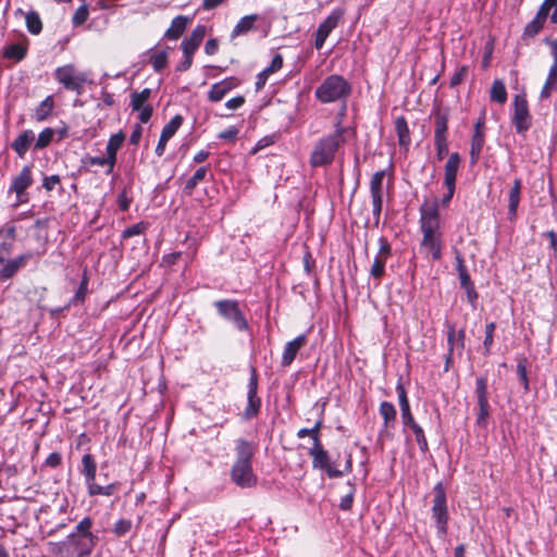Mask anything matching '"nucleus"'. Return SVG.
Listing matches in <instances>:
<instances>
[{
    "label": "nucleus",
    "instance_id": "nucleus-1",
    "mask_svg": "<svg viewBox=\"0 0 557 557\" xmlns=\"http://www.w3.org/2000/svg\"><path fill=\"white\" fill-rule=\"evenodd\" d=\"M345 132L346 128L342 126V120H338L334 133L318 140L310 154L309 162L312 168L325 166L334 161L338 148L345 144Z\"/></svg>",
    "mask_w": 557,
    "mask_h": 557
},
{
    "label": "nucleus",
    "instance_id": "nucleus-2",
    "mask_svg": "<svg viewBox=\"0 0 557 557\" xmlns=\"http://www.w3.org/2000/svg\"><path fill=\"white\" fill-rule=\"evenodd\" d=\"M97 542V535H67L63 541L50 543L51 553L61 557H87L92 553Z\"/></svg>",
    "mask_w": 557,
    "mask_h": 557
},
{
    "label": "nucleus",
    "instance_id": "nucleus-3",
    "mask_svg": "<svg viewBox=\"0 0 557 557\" xmlns=\"http://www.w3.org/2000/svg\"><path fill=\"white\" fill-rule=\"evenodd\" d=\"M351 94L350 83L342 75L332 74L317 87L315 98L321 103H331L339 100H346Z\"/></svg>",
    "mask_w": 557,
    "mask_h": 557
},
{
    "label": "nucleus",
    "instance_id": "nucleus-4",
    "mask_svg": "<svg viewBox=\"0 0 557 557\" xmlns=\"http://www.w3.org/2000/svg\"><path fill=\"white\" fill-rule=\"evenodd\" d=\"M97 462L91 454H85L82 457V466L79 473L84 476L85 485L89 496H112L116 488L117 483H110L100 485L96 483Z\"/></svg>",
    "mask_w": 557,
    "mask_h": 557
},
{
    "label": "nucleus",
    "instance_id": "nucleus-5",
    "mask_svg": "<svg viewBox=\"0 0 557 557\" xmlns=\"http://www.w3.org/2000/svg\"><path fill=\"white\" fill-rule=\"evenodd\" d=\"M433 506H432V518L435 520V525L438 533L445 535L447 533L448 524V509L446 491L442 482H437L433 487Z\"/></svg>",
    "mask_w": 557,
    "mask_h": 557
},
{
    "label": "nucleus",
    "instance_id": "nucleus-6",
    "mask_svg": "<svg viewBox=\"0 0 557 557\" xmlns=\"http://www.w3.org/2000/svg\"><path fill=\"white\" fill-rule=\"evenodd\" d=\"M218 314L234 324L238 331H246L248 329V322L244 317L238 302L233 299H221L213 302Z\"/></svg>",
    "mask_w": 557,
    "mask_h": 557
},
{
    "label": "nucleus",
    "instance_id": "nucleus-7",
    "mask_svg": "<svg viewBox=\"0 0 557 557\" xmlns=\"http://www.w3.org/2000/svg\"><path fill=\"white\" fill-rule=\"evenodd\" d=\"M54 77L65 89L75 91L77 95L83 92V84L88 82L86 73L75 74V67L72 64L58 67L54 71Z\"/></svg>",
    "mask_w": 557,
    "mask_h": 557
},
{
    "label": "nucleus",
    "instance_id": "nucleus-8",
    "mask_svg": "<svg viewBox=\"0 0 557 557\" xmlns=\"http://www.w3.org/2000/svg\"><path fill=\"white\" fill-rule=\"evenodd\" d=\"M475 396L478 404V413L475 424L480 428H486L491 416V406L488 404L487 379L479 376L475 380Z\"/></svg>",
    "mask_w": 557,
    "mask_h": 557
},
{
    "label": "nucleus",
    "instance_id": "nucleus-9",
    "mask_svg": "<svg viewBox=\"0 0 557 557\" xmlns=\"http://www.w3.org/2000/svg\"><path fill=\"white\" fill-rule=\"evenodd\" d=\"M511 123L518 134H524L532 125V116L524 95H516L512 101Z\"/></svg>",
    "mask_w": 557,
    "mask_h": 557
},
{
    "label": "nucleus",
    "instance_id": "nucleus-10",
    "mask_svg": "<svg viewBox=\"0 0 557 557\" xmlns=\"http://www.w3.org/2000/svg\"><path fill=\"white\" fill-rule=\"evenodd\" d=\"M543 42L549 47L553 64L548 70V74L542 87L540 98L548 99L552 96V92L557 89V38L544 37Z\"/></svg>",
    "mask_w": 557,
    "mask_h": 557
},
{
    "label": "nucleus",
    "instance_id": "nucleus-11",
    "mask_svg": "<svg viewBox=\"0 0 557 557\" xmlns=\"http://www.w3.org/2000/svg\"><path fill=\"white\" fill-rule=\"evenodd\" d=\"M247 387V406L243 412V417L245 420H251L259 414L261 408V399L258 396V373L255 367L250 368Z\"/></svg>",
    "mask_w": 557,
    "mask_h": 557
},
{
    "label": "nucleus",
    "instance_id": "nucleus-12",
    "mask_svg": "<svg viewBox=\"0 0 557 557\" xmlns=\"http://www.w3.org/2000/svg\"><path fill=\"white\" fill-rule=\"evenodd\" d=\"M309 455L312 457V466L314 469L324 470L329 478H341L343 471L332 467L329 453L323 448L320 438H315L312 447L309 449Z\"/></svg>",
    "mask_w": 557,
    "mask_h": 557
},
{
    "label": "nucleus",
    "instance_id": "nucleus-13",
    "mask_svg": "<svg viewBox=\"0 0 557 557\" xmlns=\"http://www.w3.org/2000/svg\"><path fill=\"white\" fill-rule=\"evenodd\" d=\"M343 15H344L343 9H335L330 13V15H327V17L323 22H321L319 24L318 29L315 32V36H314L315 49H318V50L322 49V47L325 44L326 38L337 27Z\"/></svg>",
    "mask_w": 557,
    "mask_h": 557
},
{
    "label": "nucleus",
    "instance_id": "nucleus-14",
    "mask_svg": "<svg viewBox=\"0 0 557 557\" xmlns=\"http://www.w3.org/2000/svg\"><path fill=\"white\" fill-rule=\"evenodd\" d=\"M231 480L242 488L253 487L258 482V478L252 470V463H234L231 468Z\"/></svg>",
    "mask_w": 557,
    "mask_h": 557
},
{
    "label": "nucleus",
    "instance_id": "nucleus-15",
    "mask_svg": "<svg viewBox=\"0 0 557 557\" xmlns=\"http://www.w3.org/2000/svg\"><path fill=\"white\" fill-rule=\"evenodd\" d=\"M421 248L430 253L434 261L440 260L442 258V235L438 232V228H431V226H426L421 228Z\"/></svg>",
    "mask_w": 557,
    "mask_h": 557
},
{
    "label": "nucleus",
    "instance_id": "nucleus-16",
    "mask_svg": "<svg viewBox=\"0 0 557 557\" xmlns=\"http://www.w3.org/2000/svg\"><path fill=\"white\" fill-rule=\"evenodd\" d=\"M240 81L234 76L226 77L213 84L208 91V100L210 102L221 101L231 90L238 87Z\"/></svg>",
    "mask_w": 557,
    "mask_h": 557
},
{
    "label": "nucleus",
    "instance_id": "nucleus-17",
    "mask_svg": "<svg viewBox=\"0 0 557 557\" xmlns=\"http://www.w3.org/2000/svg\"><path fill=\"white\" fill-rule=\"evenodd\" d=\"M183 123L181 115L173 116L162 128L159 141L156 147V154L161 157L164 153L166 143L174 136Z\"/></svg>",
    "mask_w": 557,
    "mask_h": 557
},
{
    "label": "nucleus",
    "instance_id": "nucleus-18",
    "mask_svg": "<svg viewBox=\"0 0 557 557\" xmlns=\"http://www.w3.org/2000/svg\"><path fill=\"white\" fill-rule=\"evenodd\" d=\"M32 253H23L14 259L9 260L2 269H0V282H5L12 278L23 267L26 265L27 261L32 259Z\"/></svg>",
    "mask_w": 557,
    "mask_h": 557
},
{
    "label": "nucleus",
    "instance_id": "nucleus-19",
    "mask_svg": "<svg viewBox=\"0 0 557 557\" xmlns=\"http://www.w3.org/2000/svg\"><path fill=\"white\" fill-rule=\"evenodd\" d=\"M32 184V165H25L18 175L13 177L9 191L15 193L20 198Z\"/></svg>",
    "mask_w": 557,
    "mask_h": 557
},
{
    "label": "nucleus",
    "instance_id": "nucleus-20",
    "mask_svg": "<svg viewBox=\"0 0 557 557\" xmlns=\"http://www.w3.org/2000/svg\"><path fill=\"white\" fill-rule=\"evenodd\" d=\"M306 343H307L306 334H300L297 337H295L293 341L287 342L284 347V351H283V356H282V360H281L282 367L290 366L293 363V361L295 360L298 351L301 349L302 346L306 345Z\"/></svg>",
    "mask_w": 557,
    "mask_h": 557
},
{
    "label": "nucleus",
    "instance_id": "nucleus-21",
    "mask_svg": "<svg viewBox=\"0 0 557 557\" xmlns=\"http://www.w3.org/2000/svg\"><path fill=\"white\" fill-rule=\"evenodd\" d=\"M125 140V135L122 132H117L110 136L106 152H107V159L108 162H110V169H107L106 173L111 174L113 172L114 165L116 163V153L117 150L121 148Z\"/></svg>",
    "mask_w": 557,
    "mask_h": 557
},
{
    "label": "nucleus",
    "instance_id": "nucleus-22",
    "mask_svg": "<svg viewBox=\"0 0 557 557\" xmlns=\"http://www.w3.org/2000/svg\"><path fill=\"white\" fill-rule=\"evenodd\" d=\"M28 45L29 40L24 36L22 42L7 45L2 49V55L8 60L14 61L15 63L21 62L27 55Z\"/></svg>",
    "mask_w": 557,
    "mask_h": 557
},
{
    "label": "nucleus",
    "instance_id": "nucleus-23",
    "mask_svg": "<svg viewBox=\"0 0 557 557\" xmlns=\"http://www.w3.org/2000/svg\"><path fill=\"white\" fill-rule=\"evenodd\" d=\"M206 33L207 27L205 25H197L191 34L182 41L181 47L183 52H189L194 54L202 42Z\"/></svg>",
    "mask_w": 557,
    "mask_h": 557
},
{
    "label": "nucleus",
    "instance_id": "nucleus-24",
    "mask_svg": "<svg viewBox=\"0 0 557 557\" xmlns=\"http://www.w3.org/2000/svg\"><path fill=\"white\" fill-rule=\"evenodd\" d=\"M421 213V225L420 228L431 226V228H438V202L434 201L432 206H428L426 203L420 207Z\"/></svg>",
    "mask_w": 557,
    "mask_h": 557
},
{
    "label": "nucleus",
    "instance_id": "nucleus-25",
    "mask_svg": "<svg viewBox=\"0 0 557 557\" xmlns=\"http://www.w3.org/2000/svg\"><path fill=\"white\" fill-rule=\"evenodd\" d=\"M521 178H515L513 184L508 191V215L510 221H513L517 218L518 207L521 199Z\"/></svg>",
    "mask_w": 557,
    "mask_h": 557
},
{
    "label": "nucleus",
    "instance_id": "nucleus-26",
    "mask_svg": "<svg viewBox=\"0 0 557 557\" xmlns=\"http://www.w3.org/2000/svg\"><path fill=\"white\" fill-rule=\"evenodd\" d=\"M461 158L458 152L449 154L447 162L444 166V186L456 185L457 173L460 166Z\"/></svg>",
    "mask_w": 557,
    "mask_h": 557
},
{
    "label": "nucleus",
    "instance_id": "nucleus-27",
    "mask_svg": "<svg viewBox=\"0 0 557 557\" xmlns=\"http://www.w3.org/2000/svg\"><path fill=\"white\" fill-rule=\"evenodd\" d=\"M235 455L236 460L234 463H252L255 456V447L252 443L245 438H238L235 441Z\"/></svg>",
    "mask_w": 557,
    "mask_h": 557
},
{
    "label": "nucleus",
    "instance_id": "nucleus-28",
    "mask_svg": "<svg viewBox=\"0 0 557 557\" xmlns=\"http://www.w3.org/2000/svg\"><path fill=\"white\" fill-rule=\"evenodd\" d=\"M432 115L434 117V139L447 138L448 110L436 108Z\"/></svg>",
    "mask_w": 557,
    "mask_h": 557
},
{
    "label": "nucleus",
    "instance_id": "nucleus-29",
    "mask_svg": "<svg viewBox=\"0 0 557 557\" xmlns=\"http://www.w3.org/2000/svg\"><path fill=\"white\" fill-rule=\"evenodd\" d=\"M34 139V132L32 129H25L14 139V141L11 144V148L20 158H24Z\"/></svg>",
    "mask_w": 557,
    "mask_h": 557
},
{
    "label": "nucleus",
    "instance_id": "nucleus-30",
    "mask_svg": "<svg viewBox=\"0 0 557 557\" xmlns=\"http://www.w3.org/2000/svg\"><path fill=\"white\" fill-rule=\"evenodd\" d=\"M190 17L177 15L172 20L171 26L166 29L164 37L170 40H177L185 32Z\"/></svg>",
    "mask_w": 557,
    "mask_h": 557
},
{
    "label": "nucleus",
    "instance_id": "nucleus-31",
    "mask_svg": "<svg viewBox=\"0 0 557 557\" xmlns=\"http://www.w3.org/2000/svg\"><path fill=\"white\" fill-rule=\"evenodd\" d=\"M259 18L260 17L258 14H250V15H246V16L242 17L238 21V23L235 25V27L233 28L231 37L235 38L237 36H240V35H244V34H247V33L253 30L256 28L255 23Z\"/></svg>",
    "mask_w": 557,
    "mask_h": 557
},
{
    "label": "nucleus",
    "instance_id": "nucleus-32",
    "mask_svg": "<svg viewBox=\"0 0 557 557\" xmlns=\"http://www.w3.org/2000/svg\"><path fill=\"white\" fill-rule=\"evenodd\" d=\"M379 413L383 419L384 426H395L397 411L395 406L389 401H382L379 407Z\"/></svg>",
    "mask_w": 557,
    "mask_h": 557
},
{
    "label": "nucleus",
    "instance_id": "nucleus-33",
    "mask_svg": "<svg viewBox=\"0 0 557 557\" xmlns=\"http://www.w3.org/2000/svg\"><path fill=\"white\" fill-rule=\"evenodd\" d=\"M395 131L398 136L400 147L408 148L410 145V132L408 123L404 116H398L395 121Z\"/></svg>",
    "mask_w": 557,
    "mask_h": 557
},
{
    "label": "nucleus",
    "instance_id": "nucleus-34",
    "mask_svg": "<svg viewBox=\"0 0 557 557\" xmlns=\"http://www.w3.org/2000/svg\"><path fill=\"white\" fill-rule=\"evenodd\" d=\"M455 260H456V270L458 273L461 288L474 285L470 278L469 273H468L463 257L459 251H456Z\"/></svg>",
    "mask_w": 557,
    "mask_h": 557
},
{
    "label": "nucleus",
    "instance_id": "nucleus-35",
    "mask_svg": "<svg viewBox=\"0 0 557 557\" xmlns=\"http://www.w3.org/2000/svg\"><path fill=\"white\" fill-rule=\"evenodd\" d=\"M208 172L209 170L207 166L198 168L194 175L186 181L185 186L183 188V193L187 196H190L195 188L197 187V185L206 178Z\"/></svg>",
    "mask_w": 557,
    "mask_h": 557
},
{
    "label": "nucleus",
    "instance_id": "nucleus-36",
    "mask_svg": "<svg viewBox=\"0 0 557 557\" xmlns=\"http://www.w3.org/2000/svg\"><path fill=\"white\" fill-rule=\"evenodd\" d=\"M88 283L89 278L87 276L86 270L83 273V277L78 288L76 289L74 296L69 300L66 307L77 306L85 301L86 295L88 293Z\"/></svg>",
    "mask_w": 557,
    "mask_h": 557
},
{
    "label": "nucleus",
    "instance_id": "nucleus-37",
    "mask_svg": "<svg viewBox=\"0 0 557 557\" xmlns=\"http://www.w3.org/2000/svg\"><path fill=\"white\" fill-rule=\"evenodd\" d=\"M545 23L546 22L534 16V18L525 25L521 36V39L525 42V45H529V39L534 38L541 33Z\"/></svg>",
    "mask_w": 557,
    "mask_h": 557
},
{
    "label": "nucleus",
    "instance_id": "nucleus-38",
    "mask_svg": "<svg viewBox=\"0 0 557 557\" xmlns=\"http://www.w3.org/2000/svg\"><path fill=\"white\" fill-rule=\"evenodd\" d=\"M485 137L484 133L474 132L471 138V147H470V159L471 163L474 164L478 162L479 157L481 154L482 148L484 146Z\"/></svg>",
    "mask_w": 557,
    "mask_h": 557
},
{
    "label": "nucleus",
    "instance_id": "nucleus-39",
    "mask_svg": "<svg viewBox=\"0 0 557 557\" xmlns=\"http://www.w3.org/2000/svg\"><path fill=\"white\" fill-rule=\"evenodd\" d=\"M490 98L497 103H505L507 101V90L502 79H495L492 84Z\"/></svg>",
    "mask_w": 557,
    "mask_h": 557
},
{
    "label": "nucleus",
    "instance_id": "nucleus-40",
    "mask_svg": "<svg viewBox=\"0 0 557 557\" xmlns=\"http://www.w3.org/2000/svg\"><path fill=\"white\" fill-rule=\"evenodd\" d=\"M53 107L52 96L46 97L35 109V119L37 121H45L52 113Z\"/></svg>",
    "mask_w": 557,
    "mask_h": 557
},
{
    "label": "nucleus",
    "instance_id": "nucleus-41",
    "mask_svg": "<svg viewBox=\"0 0 557 557\" xmlns=\"http://www.w3.org/2000/svg\"><path fill=\"white\" fill-rule=\"evenodd\" d=\"M26 28L32 35H38L42 30V22L36 11H29L25 16Z\"/></svg>",
    "mask_w": 557,
    "mask_h": 557
},
{
    "label": "nucleus",
    "instance_id": "nucleus-42",
    "mask_svg": "<svg viewBox=\"0 0 557 557\" xmlns=\"http://www.w3.org/2000/svg\"><path fill=\"white\" fill-rule=\"evenodd\" d=\"M385 170L375 172L370 181V194L371 197L383 196V180L385 177Z\"/></svg>",
    "mask_w": 557,
    "mask_h": 557
},
{
    "label": "nucleus",
    "instance_id": "nucleus-43",
    "mask_svg": "<svg viewBox=\"0 0 557 557\" xmlns=\"http://www.w3.org/2000/svg\"><path fill=\"white\" fill-rule=\"evenodd\" d=\"M151 89L145 88L140 92L133 91L131 94V107L133 111H138L145 107V102L150 98Z\"/></svg>",
    "mask_w": 557,
    "mask_h": 557
},
{
    "label": "nucleus",
    "instance_id": "nucleus-44",
    "mask_svg": "<svg viewBox=\"0 0 557 557\" xmlns=\"http://www.w3.org/2000/svg\"><path fill=\"white\" fill-rule=\"evenodd\" d=\"M92 524V519L90 517H85L76 524L69 535L94 536L95 534L91 532Z\"/></svg>",
    "mask_w": 557,
    "mask_h": 557
},
{
    "label": "nucleus",
    "instance_id": "nucleus-45",
    "mask_svg": "<svg viewBox=\"0 0 557 557\" xmlns=\"http://www.w3.org/2000/svg\"><path fill=\"white\" fill-rule=\"evenodd\" d=\"M150 62H151V65H152V69L154 70V72L160 73L168 65V51L162 50V51L153 53L150 57Z\"/></svg>",
    "mask_w": 557,
    "mask_h": 557
},
{
    "label": "nucleus",
    "instance_id": "nucleus-46",
    "mask_svg": "<svg viewBox=\"0 0 557 557\" xmlns=\"http://www.w3.org/2000/svg\"><path fill=\"white\" fill-rule=\"evenodd\" d=\"M517 374H518V377L520 379L521 383L523 384V388L525 392L529 391V379H528V374H527V363H528V359L527 357L524 356H520L517 358Z\"/></svg>",
    "mask_w": 557,
    "mask_h": 557
},
{
    "label": "nucleus",
    "instance_id": "nucleus-47",
    "mask_svg": "<svg viewBox=\"0 0 557 557\" xmlns=\"http://www.w3.org/2000/svg\"><path fill=\"white\" fill-rule=\"evenodd\" d=\"M53 135L54 131L52 128L46 127L45 129H42L36 139L35 149L40 150L48 147L53 139Z\"/></svg>",
    "mask_w": 557,
    "mask_h": 557
},
{
    "label": "nucleus",
    "instance_id": "nucleus-48",
    "mask_svg": "<svg viewBox=\"0 0 557 557\" xmlns=\"http://www.w3.org/2000/svg\"><path fill=\"white\" fill-rule=\"evenodd\" d=\"M409 429H411V431L413 432L416 441H417V444H418L421 453L422 454L428 453L429 451V444H428V441H426V437H425L423 429L418 423L413 424Z\"/></svg>",
    "mask_w": 557,
    "mask_h": 557
},
{
    "label": "nucleus",
    "instance_id": "nucleus-49",
    "mask_svg": "<svg viewBox=\"0 0 557 557\" xmlns=\"http://www.w3.org/2000/svg\"><path fill=\"white\" fill-rule=\"evenodd\" d=\"M496 329L495 322H490L485 325V337L483 341L484 355L488 356L491 354V349L494 343V332Z\"/></svg>",
    "mask_w": 557,
    "mask_h": 557
},
{
    "label": "nucleus",
    "instance_id": "nucleus-50",
    "mask_svg": "<svg viewBox=\"0 0 557 557\" xmlns=\"http://www.w3.org/2000/svg\"><path fill=\"white\" fill-rule=\"evenodd\" d=\"M386 260L383 256H375L373 264L370 269V275L376 280H380L385 273Z\"/></svg>",
    "mask_w": 557,
    "mask_h": 557
},
{
    "label": "nucleus",
    "instance_id": "nucleus-51",
    "mask_svg": "<svg viewBox=\"0 0 557 557\" xmlns=\"http://www.w3.org/2000/svg\"><path fill=\"white\" fill-rule=\"evenodd\" d=\"M347 485L349 486V491L344 497H342V499L339 502V509L344 510V511H348L351 509L352 504H354L355 493H356V486L354 483L348 481Z\"/></svg>",
    "mask_w": 557,
    "mask_h": 557
},
{
    "label": "nucleus",
    "instance_id": "nucleus-52",
    "mask_svg": "<svg viewBox=\"0 0 557 557\" xmlns=\"http://www.w3.org/2000/svg\"><path fill=\"white\" fill-rule=\"evenodd\" d=\"M321 426H322V420H318L312 428L300 429L297 432V436L299 438H304L306 436H310L312 438L313 443H315V438H320L319 437V432H320Z\"/></svg>",
    "mask_w": 557,
    "mask_h": 557
},
{
    "label": "nucleus",
    "instance_id": "nucleus-53",
    "mask_svg": "<svg viewBox=\"0 0 557 557\" xmlns=\"http://www.w3.org/2000/svg\"><path fill=\"white\" fill-rule=\"evenodd\" d=\"M146 228H147V224L144 222L133 224L123 231L122 237L131 238L133 236L140 235L145 232Z\"/></svg>",
    "mask_w": 557,
    "mask_h": 557
},
{
    "label": "nucleus",
    "instance_id": "nucleus-54",
    "mask_svg": "<svg viewBox=\"0 0 557 557\" xmlns=\"http://www.w3.org/2000/svg\"><path fill=\"white\" fill-rule=\"evenodd\" d=\"M469 67L468 65H461L458 67V70L455 72V74L451 76L449 82V87L455 88L457 87L468 75Z\"/></svg>",
    "mask_w": 557,
    "mask_h": 557
},
{
    "label": "nucleus",
    "instance_id": "nucleus-55",
    "mask_svg": "<svg viewBox=\"0 0 557 557\" xmlns=\"http://www.w3.org/2000/svg\"><path fill=\"white\" fill-rule=\"evenodd\" d=\"M372 199V215L374 219V225L377 226L380 223L382 207H383V196L371 197Z\"/></svg>",
    "mask_w": 557,
    "mask_h": 557
},
{
    "label": "nucleus",
    "instance_id": "nucleus-56",
    "mask_svg": "<svg viewBox=\"0 0 557 557\" xmlns=\"http://www.w3.org/2000/svg\"><path fill=\"white\" fill-rule=\"evenodd\" d=\"M88 8L86 4L81 5L74 13L72 17V23L75 26L82 25L88 18Z\"/></svg>",
    "mask_w": 557,
    "mask_h": 557
},
{
    "label": "nucleus",
    "instance_id": "nucleus-57",
    "mask_svg": "<svg viewBox=\"0 0 557 557\" xmlns=\"http://www.w3.org/2000/svg\"><path fill=\"white\" fill-rule=\"evenodd\" d=\"M555 4L556 2L554 0H544L540 5L535 16L539 20L546 22L547 17L549 16V11L552 8H554Z\"/></svg>",
    "mask_w": 557,
    "mask_h": 557
},
{
    "label": "nucleus",
    "instance_id": "nucleus-58",
    "mask_svg": "<svg viewBox=\"0 0 557 557\" xmlns=\"http://www.w3.org/2000/svg\"><path fill=\"white\" fill-rule=\"evenodd\" d=\"M434 145H435V149H436L437 160L441 161L448 154V139L447 138L434 139Z\"/></svg>",
    "mask_w": 557,
    "mask_h": 557
},
{
    "label": "nucleus",
    "instance_id": "nucleus-59",
    "mask_svg": "<svg viewBox=\"0 0 557 557\" xmlns=\"http://www.w3.org/2000/svg\"><path fill=\"white\" fill-rule=\"evenodd\" d=\"M396 392H397V395H398V401H399L400 409L405 408V407H409L410 406L409 399H408V396H407L406 388H405V386L403 384L401 377L398 380V382L396 384Z\"/></svg>",
    "mask_w": 557,
    "mask_h": 557
},
{
    "label": "nucleus",
    "instance_id": "nucleus-60",
    "mask_svg": "<svg viewBox=\"0 0 557 557\" xmlns=\"http://www.w3.org/2000/svg\"><path fill=\"white\" fill-rule=\"evenodd\" d=\"M82 162L86 166H88V165H100V166L107 165L108 169H110V162H108L107 157H90V156H86L82 160Z\"/></svg>",
    "mask_w": 557,
    "mask_h": 557
},
{
    "label": "nucleus",
    "instance_id": "nucleus-61",
    "mask_svg": "<svg viewBox=\"0 0 557 557\" xmlns=\"http://www.w3.org/2000/svg\"><path fill=\"white\" fill-rule=\"evenodd\" d=\"M446 327H447V344H448V351L450 354L454 352L455 345H457L456 342V329L455 325L446 321Z\"/></svg>",
    "mask_w": 557,
    "mask_h": 557
},
{
    "label": "nucleus",
    "instance_id": "nucleus-62",
    "mask_svg": "<svg viewBox=\"0 0 557 557\" xmlns=\"http://www.w3.org/2000/svg\"><path fill=\"white\" fill-rule=\"evenodd\" d=\"M132 528V522L131 520H127V519H120L115 524H114V533L119 536L121 535H124L126 534L127 532H129Z\"/></svg>",
    "mask_w": 557,
    "mask_h": 557
},
{
    "label": "nucleus",
    "instance_id": "nucleus-63",
    "mask_svg": "<svg viewBox=\"0 0 557 557\" xmlns=\"http://www.w3.org/2000/svg\"><path fill=\"white\" fill-rule=\"evenodd\" d=\"M238 133L239 129L236 126H231L219 133L218 138L233 143L236 140Z\"/></svg>",
    "mask_w": 557,
    "mask_h": 557
},
{
    "label": "nucleus",
    "instance_id": "nucleus-64",
    "mask_svg": "<svg viewBox=\"0 0 557 557\" xmlns=\"http://www.w3.org/2000/svg\"><path fill=\"white\" fill-rule=\"evenodd\" d=\"M400 414H401V421H403L404 426L410 428L417 423L413 418V414L411 412L410 406L401 408Z\"/></svg>",
    "mask_w": 557,
    "mask_h": 557
}]
</instances>
